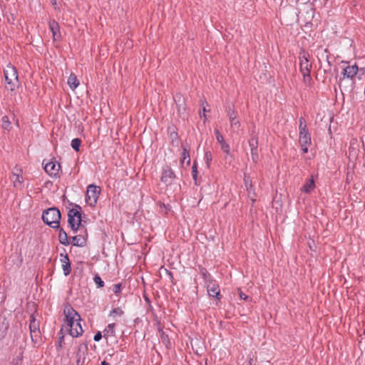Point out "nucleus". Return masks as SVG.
Wrapping results in <instances>:
<instances>
[{"label": "nucleus", "mask_w": 365, "mask_h": 365, "mask_svg": "<svg viewBox=\"0 0 365 365\" xmlns=\"http://www.w3.org/2000/svg\"><path fill=\"white\" fill-rule=\"evenodd\" d=\"M63 312L66 325L69 327L70 335L73 337L81 336L83 330L80 324L81 319L78 313L71 306L66 307Z\"/></svg>", "instance_id": "nucleus-1"}, {"label": "nucleus", "mask_w": 365, "mask_h": 365, "mask_svg": "<svg viewBox=\"0 0 365 365\" xmlns=\"http://www.w3.org/2000/svg\"><path fill=\"white\" fill-rule=\"evenodd\" d=\"M61 215L59 210L55 207L44 210L42 213L43 222L53 229H58Z\"/></svg>", "instance_id": "nucleus-2"}, {"label": "nucleus", "mask_w": 365, "mask_h": 365, "mask_svg": "<svg viewBox=\"0 0 365 365\" xmlns=\"http://www.w3.org/2000/svg\"><path fill=\"white\" fill-rule=\"evenodd\" d=\"M68 223L73 232L83 227L81 213L76 209H71L68 212Z\"/></svg>", "instance_id": "nucleus-3"}, {"label": "nucleus", "mask_w": 365, "mask_h": 365, "mask_svg": "<svg viewBox=\"0 0 365 365\" xmlns=\"http://www.w3.org/2000/svg\"><path fill=\"white\" fill-rule=\"evenodd\" d=\"M309 54L304 50H302L299 53V69L302 73H311L312 68V63L309 62Z\"/></svg>", "instance_id": "nucleus-4"}, {"label": "nucleus", "mask_w": 365, "mask_h": 365, "mask_svg": "<svg viewBox=\"0 0 365 365\" xmlns=\"http://www.w3.org/2000/svg\"><path fill=\"white\" fill-rule=\"evenodd\" d=\"M226 112L230 122L231 128L234 132L238 133L240 129L241 123L240 120L237 119V113L234 106H229L226 109Z\"/></svg>", "instance_id": "nucleus-5"}, {"label": "nucleus", "mask_w": 365, "mask_h": 365, "mask_svg": "<svg viewBox=\"0 0 365 365\" xmlns=\"http://www.w3.org/2000/svg\"><path fill=\"white\" fill-rule=\"evenodd\" d=\"M174 101L176 104L178 115L180 118H185L186 117V105L184 97L180 93H177L174 96Z\"/></svg>", "instance_id": "nucleus-6"}, {"label": "nucleus", "mask_w": 365, "mask_h": 365, "mask_svg": "<svg viewBox=\"0 0 365 365\" xmlns=\"http://www.w3.org/2000/svg\"><path fill=\"white\" fill-rule=\"evenodd\" d=\"M21 173L22 170L18 166H15L11 177L14 186L19 190H21L24 187V179L21 175Z\"/></svg>", "instance_id": "nucleus-7"}, {"label": "nucleus", "mask_w": 365, "mask_h": 365, "mask_svg": "<svg viewBox=\"0 0 365 365\" xmlns=\"http://www.w3.org/2000/svg\"><path fill=\"white\" fill-rule=\"evenodd\" d=\"M175 178V174L171 168L168 165H165L163 169V173L161 176V181L166 184V185H171Z\"/></svg>", "instance_id": "nucleus-8"}, {"label": "nucleus", "mask_w": 365, "mask_h": 365, "mask_svg": "<svg viewBox=\"0 0 365 365\" xmlns=\"http://www.w3.org/2000/svg\"><path fill=\"white\" fill-rule=\"evenodd\" d=\"M101 192V188L98 186L94 185H90L87 187L86 197L88 198L87 200H91L90 204L96 203L97 200L98 198V195Z\"/></svg>", "instance_id": "nucleus-9"}, {"label": "nucleus", "mask_w": 365, "mask_h": 365, "mask_svg": "<svg viewBox=\"0 0 365 365\" xmlns=\"http://www.w3.org/2000/svg\"><path fill=\"white\" fill-rule=\"evenodd\" d=\"M61 165L57 161L48 162L44 165V170L51 177L59 176Z\"/></svg>", "instance_id": "nucleus-10"}, {"label": "nucleus", "mask_w": 365, "mask_h": 365, "mask_svg": "<svg viewBox=\"0 0 365 365\" xmlns=\"http://www.w3.org/2000/svg\"><path fill=\"white\" fill-rule=\"evenodd\" d=\"M88 353V345L86 343L81 344L78 346L76 353V364L83 365L86 360V356Z\"/></svg>", "instance_id": "nucleus-11"}, {"label": "nucleus", "mask_w": 365, "mask_h": 365, "mask_svg": "<svg viewBox=\"0 0 365 365\" xmlns=\"http://www.w3.org/2000/svg\"><path fill=\"white\" fill-rule=\"evenodd\" d=\"M60 257H61V262L62 264V269L63 271V274L66 276H68L71 273V262H70L68 256L67 254L63 255V253H61L60 255Z\"/></svg>", "instance_id": "nucleus-12"}, {"label": "nucleus", "mask_w": 365, "mask_h": 365, "mask_svg": "<svg viewBox=\"0 0 365 365\" xmlns=\"http://www.w3.org/2000/svg\"><path fill=\"white\" fill-rule=\"evenodd\" d=\"M4 73L6 81H9L11 80H19L17 71L16 68L14 66H8L4 70Z\"/></svg>", "instance_id": "nucleus-13"}, {"label": "nucleus", "mask_w": 365, "mask_h": 365, "mask_svg": "<svg viewBox=\"0 0 365 365\" xmlns=\"http://www.w3.org/2000/svg\"><path fill=\"white\" fill-rule=\"evenodd\" d=\"M49 29L53 34V41H57L61 38L60 26L57 21L51 20L48 24Z\"/></svg>", "instance_id": "nucleus-14"}, {"label": "nucleus", "mask_w": 365, "mask_h": 365, "mask_svg": "<svg viewBox=\"0 0 365 365\" xmlns=\"http://www.w3.org/2000/svg\"><path fill=\"white\" fill-rule=\"evenodd\" d=\"M359 71L358 66L354 64L352 66H347L344 68L342 74L344 77H346L350 79H353Z\"/></svg>", "instance_id": "nucleus-15"}, {"label": "nucleus", "mask_w": 365, "mask_h": 365, "mask_svg": "<svg viewBox=\"0 0 365 365\" xmlns=\"http://www.w3.org/2000/svg\"><path fill=\"white\" fill-rule=\"evenodd\" d=\"M31 319L29 324L31 337L34 341V337H38L40 334L38 323L36 321L33 316H31Z\"/></svg>", "instance_id": "nucleus-16"}, {"label": "nucleus", "mask_w": 365, "mask_h": 365, "mask_svg": "<svg viewBox=\"0 0 365 365\" xmlns=\"http://www.w3.org/2000/svg\"><path fill=\"white\" fill-rule=\"evenodd\" d=\"M207 293L210 297L219 299L220 287L214 282H210L207 285Z\"/></svg>", "instance_id": "nucleus-17"}, {"label": "nucleus", "mask_w": 365, "mask_h": 365, "mask_svg": "<svg viewBox=\"0 0 365 365\" xmlns=\"http://www.w3.org/2000/svg\"><path fill=\"white\" fill-rule=\"evenodd\" d=\"M299 143H303L304 145H309L311 144V135L308 129L299 130Z\"/></svg>", "instance_id": "nucleus-18"}, {"label": "nucleus", "mask_w": 365, "mask_h": 365, "mask_svg": "<svg viewBox=\"0 0 365 365\" xmlns=\"http://www.w3.org/2000/svg\"><path fill=\"white\" fill-rule=\"evenodd\" d=\"M71 243L76 247H83L86 244V237L82 235H76L72 237Z\"/></svg>", "instance_id": "nucleus-19"}, {"label": "nucleus", "mask_w": 365, "mask_h": 365, "mask_svg": "<svg viewBox=\"0 0 365 365\" xmlns=\"http://www.w3.org/2000/svg\"><path fill=\"white\" fill-rule=\"evenodd\" d=\"M314 181L312 178L306 181L304 185L302 187L301 190L306 193H310L311 191L314 188Z\"/></svg>", "instance_id": "nucleus-20"}, {"label": "nucleus", "mask_w": 365, "mask_h": 365, "mask_svg": "<svg viewBox=\"0 0 365 365\" xmlns=\"http://www.w3.org/2000/svg\"><path fill=\"white\" fill-rule=\"evenodd\" d=\"M59 233H58V240L61 244L67 246L69 245V241L68 239L67 233L65 232V230L63 228H58Z\"/></svg>", "instance_id": "nucleus-21"}, {"label": "nucleus", "mask_w": 365, "mask_h": 365, "mask_svg": "<svg viewBox=\"0 0 365 365\" xmlns=\"http://www.w3.org/2000/svg\"><path fill=\"white\" fill-rule=\"evenodd\" d=\"M182 158L180 160L181 164H182L185 160H187L186 163L187 165H190V149L187 148V145H182Z\"/></svg>", "instance_id": "nucleus-22"}, {"label": "nucleus", "mask_w": 365, "mask_h": 365, "mask_svg": "<svg viewBox=\"0 0 365 365\" xmlns=\"http://www.w3.org/2000/svg\"><path fill=\"white\" fill-rule=\"evenodd\" d=\"M68 84L72 90H75L79 85V81L74 73H71L68 78Z\"/></svg>", "instance_id": "nucleus-23"}, {"label": "nucleus", "mask_w": 365, "mask_h": 365, "mask_svg": "<svg viewBox=\"0 0 365 365\" xmlns=\"http://www.w3.org/2000/svg\"><path fill=\"white\" fill-rule=\"evenodd\" d=\"M158 331L160 333V339L163 344L165 345L167 347L170 346V341L168 335L165 333L162 328H159Z\"/></svg>", "instance_id": "nucleus-24"}, {"label": "nucleus", "mask_w": 365, "mask_h": 365, "mask_svg": "<svg viewBox=\"0 0 365 365\" xmlns=\"http://www.w3.org/2000/svg\"><path fill=\"white\" fill-rule=\"evenodd\" d=\"M115 324L114 323L109 324L103 331V336L107 337V336H113L115 334Z\"/></svg>", "instance_id": "nucleus-25"}, {"label": "nucleus", "mask_w": 365, "mask_h": 365, "mask_svg": "<svg viewBox=\"0 0 365 365\" xmlns=\"http://www.w3.org/2000/svg\"><path fill=\"white\" fill-rule=\"evenodd\" d=\"M1 127L4 130H10L11 128V123L7 115L1 118Z\"/></svg>", "instance_id": "nucleus-26"}, {"label": "nucleus", "mask_w": 365, "mask_h": 365, "mask_svg": "<svg viewBox=\"0 0 365 365\" xmlns=\"http://www.w3.org/2000/svg\"><path fill=\"white\" fill-rule=\"evenodd\" d=\"M6 88L11 91H14L15 90V88L19 85V80H14V81L11 80L9 81H6Z\"/></svg>", "instance_id": "nucleus-27"}, {"label": "nucleus", "mask_w": 365, "mask_h": 365, "mask_svg": "<svg viewBox=\"0 0 365 365\" xmlns=\"http://www.w3.org/2000/svg\"><path fill=\"white\" fill-rule=\"evenodd\" d=\"M249 145L250 147V150L257 149V148H258V138H257V136L256 135L252 136L249 140Z\"/></svg>", "instance_id": "nucleus-28"}, {"label": "nucleus", "mask_w": 365, "mask_h": 365, "mask_svg": "<svg viewBox=\"0 0 365 365\" xmlns=\"http://www.w3.org/2000/svg\"><path fill=\"white\" fill-rule=\"evenodd\" d=\"M123 314H124V312L120 307L114 308L109 313V316L113 317H115V315L121 317Z\"/></svg>", "instance_id": "nucleus-29"}, {"label": "nucleus", "mask_w": 365, "mask_h": 365, "mask_svg": "<svg viewBox=\"0 0 365 365\" xmlns=\"http://www.w3.org/2000/svg\"><path fill=\"white\" fill-rule=\"evenodd\" d=\"M81 144V140L80 138H76L71 140V145L74 150L78 151Z\"/></svg>", "instance_id": "nucleus-30"}, {"label": "nucleus", "mask_w": 365, "mask_h": 365, "mask_svg": "<svg viewBox=\"0 0 365 365\" xmlns=\"http://www.w3.org/2000/svg\"><path fill=\"white\" fill-rule=\"evenodd\" d=\"M197 164L195 162L193 163V165H192V178L195 181V184L196 185H198V182H197Z\"/></svg>", "instance_id": "nucleus-31"}, {"label": "nucleus", "mask_w": 365, "mask_h": 365, "mask_svg": "<svg viewBox=\"0 0 365 365\" xmlns=\"http://www.w3.org/2000/svg\"><path fill=\"white\" fill-rule=\"evenodd\" d=\"M93 281L98 288H102L104 287V282L98 274H96L94 276Z\"/></svg>", "instance_id": "nucleus-32"}, {"label": "nucleus", "mask_w": 365, "mask_h": 365, "mask_svg": "<svg viewBox=\"0 0 365 365\" xmlns=\"http://www.w3.org/2000/svg\"><path fill=\"white\" fill-rule=\"evenodd\" d=\"M303 76V81L305 85L310 86L312 82V77L310 73H302Z\"/></svg>", "instance_id": "nucleus-33"}, {"label": "nucleus", "mask_w": 365, "mask_h": 365, "mask_svg": "<svg viewBox=\"0 0 365 365\" xmlns=\"http://www.w3.org/2000/svg\"><path fill=\"white\" fill-rule=\"evenodd\" d=\"M306 129H308L307 124H306V120H305L304 118L301 117L299 120V130H306Z\"/></svg>", "instance_id": "nucleus-34"}, {"label": "nucleus", "mask_w": 365, "mask_h": 365, "mask_svg": "<svg viewBox=\"0 0 365 365\" xmlns=\"http://www.w3.org/2000/svg\"><path fill=\"white\" fill-rule=\"evenodd\" d=\"M220 144V147L222 150L226 154H228L230 153V145L225 141L222 142Z\"/></svg>", "instance_id": "nucleus-35"}, {"label": "nucleus", "mask_w": 365, "mask_h": 365, "mask_svg": "<svg viewBox=\"0 0 365 365\" xmlns=\"http://www.w3.org/2000/svg\"><path fill=\"white\" fill-rule=\"evenodd\" d=\"M251 157L254 163H257L259 158L257 149L251 150Z\"/></svg>", "instance_id": "nucleus-36"}, {"label": "nucleus", "mask_w": 365, "mask_h": 365, "mask_svg": "<svg viewBox=\"0 0 365 365\" xmlns=\"http://www.w3.org/2000/svg\"><path fill=\"white\" fill-rule=\"evenodd\" d=\"M200 273L202 274L204 279L207 280L209 278H210V274L205 268L201 267Z\"/></svg>", "instance_id": "nucleus-37"}, {"label": "nucleus", "mask_w": 365, "mask_h": 365, "mask_svg": "<svg viewBox=\"0 0 365 365\" xmlns=\"http://www.w3.org/2000/svg\"><path fill=\"white\" fill-rule=\"evenodd\" d=\"M121 287H122V285H121L120 283L114 284L113 287V292L116 295H118L120 293V292H121Z\"/></svg>", "instance_id": "nucleus-38"}, {"label": "nucleus", "mask_w": 365, "mask_h": 365, "mask_svg": "<svg viewBox=\"0 0 365 365\" xmlns=\"http://www.w3.org/2000/svg\"><path fill=\"white\" fill-rule=\"evenodd\" d=\"M215 133L216 135V139L219 143H221L222 142L225 141L223 136L221 135V133L217 129L215 130Z\"/></svg>", "instance_id": "nucleus-39"}, {"label": "nucleus", "mask_w": 365, "mask_h": 365, "mask_svg": "<svg viewBox=\"0 0 365 365\" xmlns=\"http://www.w3.org/2000/svg\"><path fill=\"white\" fill-rule=\"evenodd\" d=\"M21 360H22V357L20 354L16 359H13L11 364H12V365H20Z\"/></svg>", "instance_id": "nucleus-40"}, {"label": "nucleus", "mask_w": 365, "mask_h": 365, "mask_svg": "<svg viewBox=\"0 0 365 365\" xmlns=\"http://www.w3.org/2000/svg\"><path fill=\"white\" fill-rule=\"evenodd\" d=\"M205 158L207 160V164L209 165L210 162L212 160V154L210 151L205 152Z\"/></svg>", "instance_id": "nucleus-41"}, {"label": "nucleus", "mask_w": 365, "mask_h": 365, "mask_svg": "<svg viewBox=\"0 0 365 365\" xmlns=\"http://www.w3.org/2000/svg\"><path fill=\"white\" fill-rule=\"evenodd\" d=\"M245 184L247 187V190L249 193H250L251 190L252 189V185L251 182H249L247 180L245 179Z\"/></svg>", "instance_id": "nucleus-42"}, {"label": "nucleus", "mask_w": 365, "mask_h": 365, "mask_svg": "<svg viewBox=\"0 0 365 365\" xmlns=\"http://www.w3.org/2000/svg\"><path fill=\"white\" fill-rule=\"evenodd\" d=\"M102 339V334L101 331H98L93 337L95 341H99Z\"/></svg>", "instance_id": "nucleus-43"}, {"label": "nucleus", "mask_w": 365, "mask_h": 365, "mask_svg": "<svg viewBox=\"0 0 365 365\" xmlns=\"http://www.w3.org/2000/svg\"><path fill=\"white\" fill-rule=\"evenodd\" d=\"M239 295H240V297L242 299H244V300H246L247 299V296L244 294L241 290H239Z\"/></svg>", "instance_id": "nucleus-44"}, {"label": "nucleus", "mask_w": 365, "mask_h": 365, "mask_svg": "<svg viewBox=\"0 0 365 365\" xmlns=\"http://www.w3.org/2000/svg\"><path fill=\"white\" fill-rule=\"evenodd\" d=\"M301 146H302V151L306 153L308 152V146L309 145H304L303 143H300Z\"/></svg>", "instance_id": "nucleus-45"}, {"label": "nucleus", "mask_w": 365, "mask_h": 365, "mask_svg": "<svg viewBox=\"0 0 365 365\" xmlns=\"http://www.w3.org/2000/svg\"><path fill=\"white\" fill-rule=\"evenodd\" d=\"M72 209H76L78 210L79 212H81V207L77 204H74L73 207Z\"/></svg>", "instance_id": "nucleus-46"}, {"label": "nucleus", "mask_w": 365, "mask_h": 365, "mask_svg": "<svg viewBox=\"0 0 365 365\" xmlns=\"http://www.w3.org/2000/svg\"><path fill=\"white\" fill-rule=\"evenodd\" d=\"M165 271H166V273L168 274V276L170 277L171 280H173V273L170 271L168 270V269H165Z\"/></svg>", "instance_id": "nucleus-47"}, {"label": "nucleus", "mask_w": 365, "mask_h": 365, "mask_svg": "<svg viewBox=\"0 0 365 365\" xmlns=\"http://www.w3.org/2000/svg\"><path fill=\"white\" fill-rule=\"evenodd\" d=\"M63 340V336H61V337L59 338V341H58V346H59V347H61V346H62V345H61V343H62Z\"/></svg>", "instance_id": "nucleus-48"}, {"label": "nucleus", "mask_w": 365, "mask_h": 365, "mask_svg": "<svg viewBox=\"0 0 365 365\" xmlns=\"http://www.w3.org/2000/svg\"><path fill=\"white\" fill-rule=\"evenodd\" d=\"M202 110H203V117L205 118V120L206 119V115H205V112L207 111L206 109H205V107L203 106L202 108Z\"/></svg>", "instance_id": "nucleus-49"}, {"label": "nucleus", "mask_w": 365, "mask_h": 365, "mask_svg": "<svg viewBox=\"0 0 365 365\" xmlns=\"http://www.w3.org/2000/svg\"><path fill=\"white\" fill-rule=\"evenodd\" d=\"M101 365H110V364H109V363H108V362H107V361H103L101 362Z\"/></svg>", "instance_id": "nucleus-50"}, {"label": "nucleus", "mask_w": 365, "mask_h": 365, "mask_svg": "<svg viewBox=\"0 0 365 365\" xmlns=\"http://www.w3.org/2000/svg\"><path fill=\"white\" fill-rule=\"evenodd\" d=\"M51 3H52V5L56 6V0H51Z\"/></svg>", "instance_id": "nucleus-51"}]
</instances>
